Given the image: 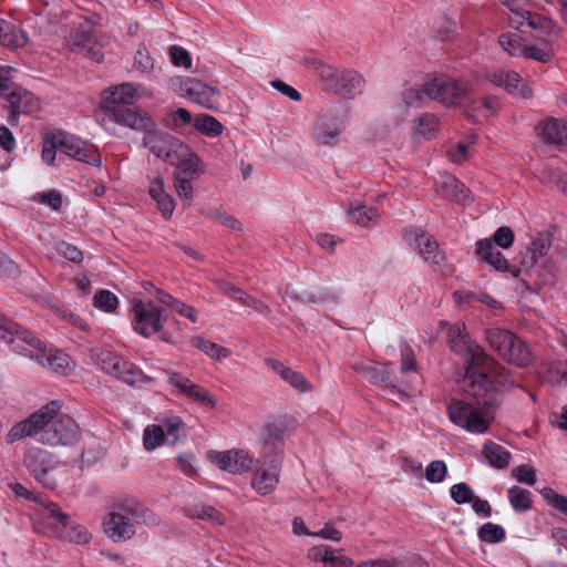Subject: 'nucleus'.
<instances>
[{
  "label": "nucleus",
  "mask_w": 567,
  "mask_h": 567,
  "mask_svg": "<svg viewBox=\"0 0 567 567\" xmlns=\"http://www.w3.org/2000/svg\"><path fill=\"white\" fill-rule=\"evenodd\" d=\"M447 342L465 365V392L476 400L472 403L455 400L449 405V417L467 432L485 433L493 420L492 411L499 405V394L515 385V374L499 363L466 331L463 322L449 327Z\"/></svg>",
  "instance_id": "f257e3e1"
},
{
  "label": "nucleus",
  "mask_w": 567,
  "mask_h": 567,
  "mask_svg": "<svg viewBox=\"0 0 567 567\" xmlns=\"http://www.w3.org/2000/svg\"><path fill=\"white\" fill-rule=\"evenodd\" d=\"M60 401H51L33 412L29 417L16 423L6 436L11 444L28 436L48 446H69L81 439L79 424L61 411Z\"/></svg>",
  "instance_id": "f03ea898"
},
{
  "label": "nucleus",
  "mask_w": 567,
  "mask_h": 567,
  "mask_svg": "<svg viewBox=\"0 0 567 567\" xmlns=\"http://www.w3.org/2000/svg\"><path fill=\"white\" fill-rule=\"evenodd\" d=\"M0 339L10 344L12 351L35 360L40 365L55 373L66 375L74 368V362L69 354L59 350H47L42 341L32 332L1 315Z\"/></svg>",
  "instance_id": "7ed1b4c3"
},
{
  "label": "nucleus",
  "mask_w": 567,
  "mask_h": 567,
  "mask_svg": "<svg viewBox=\"0 0 567 567\" xmlns=\"http://www.w3.org/2000/svg\"><path fill=\"white\" fill-rule=\"evenodd\" d=\"M485 340L491 349L508 364L525 369L535 361L530 346L511 330L498 327L488 328L485 330Z\"/></svg>",
  "instance_id": "20e7f679"
},
{
  "label": "nucleus",
  "mask_w": 567,
  "mask_h": 567,
  "mask_svg": "<svg viewBox=\"0 0 567 567\" xmlns=\"http://www.w3.org/2000/svg\"><path fill=\"white\" fill-rule=\"evenodd\" d=\"M313 70L326 90L341 96L352 99L365 87V80L355 70H339L321 61L315 63Z\"/></svg>",
  "instance_id": "39448f33"
},
{
  "label": "nucleus",
  "mask_w": 567,
  "mask_h": 567,
  "mask_svg": "<svg viewBox=\"0 0 567 567\" xmlns=\"http://www.w3.org/2000/svg\"><path fill=\"white\" fill-rule=\"evenodd\" d=\"M424 91L427 100L437 101L449 107H457L470 96L473 89L464 79L436 74L424 81Z\"/></svg>",
  "instance_id": "423d86ee"
},
{
  "label": "nucleus",
  "mask_w": 567,
  "mask_h": 567,
  "mask_svg": "<svg viewBox=\"0 0 567 567\" xmlns=\"http://www.w3.org/2000/svg\"><path fill=\"white\" fill-rule=\"evenodd\" d=\"M0 95L9 102V123L17 125L20 114H30L40 109L39 100L29 91L10 81L4 68L0 66Z\"/></svg>",
  "instance_id": "0eeeda50"
},
{
  "label": "nucleus",
  "mask_w": 567,
  "mask_h": 567,
  "mask_svg": "<svg viewBox=\"0 0 567 567\" xmlns=\"http://www.w3.org/2000/svg\"><path fill=\"white\" fill-rule=\"evenodd\" d=\"M171 89L182 97L189 99L193 103L208 110H218L221 94L197 79L187 76L173 78L169 81Z\"/></svg>",
  "instance_id": "6e6552de"
},
{
  "label": "nucleus",
  "mask_w": 567,
  "mask_h": 567,
  "mask_svg": "<svg viewBox=\"0 0 567 567\" xmlns=\"http://www.w3.org/2000/svg\"><path fill=\"white\" fill-rule=\"evenodd\" d=\"M502 3L511 11L508 20L513 28L522 29L526 25L533 29L536 32L535 38L539 39L556 33V27L550 19L529 11L530 0H502Z\"/></svg>",
  "instance_id": "1a4fd4ad"
},
{
  "label": "nucleus",
  "mask_w": 567,
  "mask_h": 567,
  "mask_svg": "<svg viewBox=\"0 0 567 567\" xmlns=\"http://www.w3.org/2000/svg\"><path fill=\"white\" fill-rule=\"evenodd\" d=\"M23 464L30 474L44 487L55 488L56 481L52 473L60 465V460L56 455L42 447L31 446L24 454Z\"/></svg>",
  "instance_id": "9d476101"
},
{
  "label": "nucleus",
  "mask_w": 567,
  "mask_h": 567,
  "mask_svg": "<svg viewBox=\"0 0 567 567\" xmlns=\"http://www.w3.org/2000/svg\"><path fill=\"white\" fill-rule=\"evenodd\" d=\"M43 515L53 520V535L58 538L73 542L76 544H87L91 534L87 529L71 520L70 516L62 512L55 503H49L44 506Z\"/></svg>",
  "instance_id": "9b49d317"
},
{
  "label": "nucleus",
  "mask_w": 567,
  "mask_h": 567,
  "mask_svg": "<svg viewBox=\"0 0 567 567\" xmlns=\"http://www.w3.org/2000/svg\"><path fill=\"white\" fill-rule=\"evenodd\" d=\"M258 467L251 480V487L260 495L270 494L277 487L281 468V452L272 455L261 454L257 460Z\"/></svg>",
  "instance_id": "f8f14e48"
},
{
  "label": "nucleus",
  "mask_w": 567,
  "mask_h": 567,
  "mask_svg": "<svg viewBox=\"0 0 567 567\" xmlns=\"http://www.w3.org/2000/svg\"><path fill=\"white\" fill-rule=\"evenodd\" d=\"M162 310L152 302L137 301L133 307V329L138 334L150 338L163 328Z\"/></svg>",
  "instance_id": "ddd939ff"
},
{
  "label": "nucleus",
  "mask_w": 567,
  "mask_h": 567,
  "mask_svg": "<svg viewBox=\"0 0 567 567\" xmlns=\"http://www.w3.org/2000/svg\"><path fill=\"white\" fill-rule=\"evenodd\" d=\"M105 112L112 122L142 132L143 134L150 132L155 123L151 115L141 109L109 105L105 107Z\"/></svg>",
  "instance_id": "4468645a"
},
{
  "label": "nucleus",
  "mask_w": 567,
  "mask_h": 567,
  "mask_svg": "<svg viewBox=\"0 0 567 567\" xmlns=\"http://www.w3.org/2000/svg\"><path fill=\"white\" fill-rule=\"evenodd\" d=\"M404 238L419 251L425 262L433 266H441L444 262L445 257L437 241L425 230L416 227L405 229Z\"/></svg>",
  "instance_id": "2eb2a0df"
},
{
  "label": "nucleus",
  "mask_w": 567,
  "mask_h": 567,
  "mask_svg": "<svg viewBox=\"0 0 567 567\" xmlns=\"http://www.w3.org/2000/svg\"><path fill=\"white\" fill-rule=\"evenodd\" d=\"M207 458L219 470L231 474H243L250 471L254 464L252 456L244 450H229L224 452L209 451Z\"/></svg>",
  "instance_id": "dca6fc26"
},
{
  "label": "nucleus",
  "mask_w": 567,
  "mask_h": 567,
  "mask_svg": "<svg viewBox=\"0 0 567 567\" xmlns=\"http://www.w3.org/2000/svg\"><path fill=\"white\" fill-rule=\"evenodd\" d=\"M142 144L156 157L162 158L166 163L169 162L171 155L176 153V151L178 152V150H184L183 142L172 135L158 131L156 123H154V126L150 132H145Z\"/></svg>",
  "instance_id": "f3484780"
},
{
  "label": "nucleus",
  "mask_w": 567,
  "mask_h": 567,
  "mask_svg": "<svg viewBox=\"0 0 567 567\" xmlns=\"http://www.w3.org/2000/svg\"><path fill=\"white\" fill-rule=\"evenodd\" d=\"M62 152L66 154L68 156L90 164L92 166L99 167L102 164L101 155L97 151V148L89 144L74 135L66 134L62 131Z\"/></svg>",
  "instance_id": "a211bd4d"
},
{
  "label": "nucleus",
  "mask_w": 567,
  "mask_h": 567,
  "mask_svg": "<svg viewBox=\"0 0 567 567\" xmlns=\"http://www.w3.org/2000/svg\"><path fill=\"white\" fill-rule=\"evenodd\" d=\"M167 378L169 384L176 388L182 394L186 395L188 399L209 409L216 408V400L212 395V393L202 388L200 385L190 381L187 377L177 372H169Z\"/></svg>",
  "instance_id": "6ab92c4d"
},
{
  "label": "nucleus",
  "mask_w": 567,
  "mask_h": 567,
  "mask_svg": "<svg viewBox=\"0 0 567 567\" xmlns=\"http://www.w3.org/2000/svg\"><path fill=\"white\" fill-rule=\"evenodd\" d=\"M103 528L106 536L115 543L125 542L135 534L131 517L117 512H111L104 518Z\"/></svg>",
  "instance_id": "aec40b11"
},
{
  "label": "nucleus",
  "mask_w": 567,
  "mask_h": 567,
  "mask_svg": "<svg viewBox=\"0 0 567 567\" xmlns=\"http://www.w3.org/2000/svg\"><path fill=\"white\" fill-rule=\"evenodd\" d=\"M342 121L323 114L318 117L313 125L312 134L315 140L323 145H334L342 132Z\"/></svg>",
  "instance_id": "412c9836"
},
{
  "label": "nucleus",
  "mask_w": 567,
  "mask_h": 567,
  "mask_svg": "<svg viewBox=\"0 0 567 567\" xmlns=\"http://www.w3.org/2000/svg\"><path fill=\"white\" fill-rule=\"evenodd\" d=\"M183 148V151L178 150L171 155L168 164L176 166L175 172H181L184 176L185 174H203L205 166L200 158L184 143Z\"/></svg>",
  "instance_id": "4be33fe9"
},
{
  "label": "nucleus",
  "mask_w": 567,
  "mask_h": 567,
  "mask_svg": "<svg viewBox=\"0 0 567 567\" xmlns=\"http://www.w3.org/2000/svg\"><path fill=\"white\" fill-rule=\"evenodd\" d=\"M282 298H289L295 302H313V303H338L339 297L328 290H319L316 292L308 291L298 293L296 288L292 285H287L284 292Z\"/></svg>",
  "instance_id": "5701e85b"
},
{
  "label": "nucleus",
  "mask_w": 567,
  "mask_h": 567,
  "mask_svg": "<svg viewBox=\"0 0 567 567\" xmlns=\"http://www.w3.org/2000/svg\"><path fill=\"white\" fill-rule=\"evenodd\" d=\"M538 131L542 137L551 144L567 143V121L549 117L539 123Z\"/></svg>",
  "instance_id": "b1692460"
},
{
  "label": "nucleus",
  "mask_w": 567,
  "mask_h": 567,
  "mask_svg": "<svg viewBox=\"0 0 567 567\" xmlns=\"http://www.w3.org/2000/svg\"><path fill=\"white\" fill-rule=\"evenodd\" d=\"M492 81L494 84L504 87L507 92L519 95L523 99H528L533 94L532 89L527 84L522 83V79L516 72L494 74Z\"/></svg>",
  "instance_id": "393cba45"
},
{
  "label": "nucleus",
  "mask_w": 567,
  "mask_h": 567,
  "mask_svg": "<svg viewBox=\"0 0 567 567\" xmlns=\"http://www.w3.org/2000/svg\"><path fill=\"white\" fill-rule=\"evenodd\" d=\"M267 365L297 391L305 393L311 390V385L303 374L293 371L281 362L272 359L267 360Z\"/></svg>",
  "instance_id": "a878e982"
},
{
  "label": "nucleus",
  "mask_w": 567,
  "mask_h": 567,
  "mask_svg": "<svg viewBox=\"0 0 567 567\" xmlns=\"http://www.w3.org/2000/svg\"><path fill=\"white\" fill-rule=\"evenodd\" d=\"M476 254L496 270L506 271L508 268L507 260L501 251H498L492 239H481L476 243Z\"/></svg>",
  "instance_id": "bb28decb"
},
{
  "label": "nucleus",
  "mask_w": 567,
  "mask_h": 567,
  "mask_svg": "<svg viewBox=\"0 0 567 567\" xmlns=\"http://www.w3.org/2000/svg\"><path fill=\"white\" fill-rule=\"evenodd\" d=\"M136 97V89L130 83L116 85L105 92L104 102L109 105H123L133 103Z\"/></svg>",
  "instance_id": "cd10ccee"
},
{
  "label": "nucleus",
  "mask_w": 567,
  "mask_h": 567,
  "mask_svg": "<svg viewBox=\"0 0 567 567\" xmlns=\"http://www.w3.org/2000/svg\"><path fill=\"white\" fill-rule=\"evenodd\" d=\"M28 42L27 34L0 18V44L7 48H21Z\"/></svg>",
  "instance_id": "c85d7f7f"
},
{
  "label": "nucleus",
  "mask_w": 567,
  "mask_h": 567,
  "mask_svg": "<svg viewBox=\"0 0 567 567\" xmlns=\"http://www.w3.org/2000/svg\"><path fill=\"white\" fill-rule=\"evenodd\" d=\"M348 215L352 223L363 227H370L375 225L379 218L378 209H375L374 207H369L361 203H355L351 205Z\"/></svg>",
  "instance_id": "c756f323"
},
{
  "label": "nucleus",
  "mask_w": 567,
  "mask_h": 567,
  "mask_svg": "<svg viewBox=\"0 0 567 567\" xmlns=\"http://www.w3.org/2000/svg\"><path fill=\"white\" fill-rule=\"evenodd\" d=\"M62 131L47 133L42 141V161L49 165L53 164L56 151L59 150L62 152Z\"/></svg>",
  "instance_id": "7c9ffc66"
},
{
  "label": "nucleus",
  "mask_w": 567,
  "mask_h": 567,
  "mask_svg": "<svg viewBox=\"0 0 567 567\" xmlns=\"http://www.w3.org/2000/svg\"><path fill=\"white\" fill-rule=\"evenodd\" d=\"M483 454L488 463L496 468H505L508 466L511 453L499 444L494 442L485 443Z\"/></svg>",
  "instance_id": "2f4dec72"
},
{
  "label": "nucleus",
  "mask_w": 567,
  "mask_h": 567,
  "mask_svg": "<svg viewBox=\"0 0 567 567\" xmlns=\"http://www.w3.org/2000/svg\"><path fill=\"white\" fill-rule=\"evenodd\" d=\"M439 126V118L432 113H423L414 120V134L425 140L435 136Z\"/></svg>",
  "instance_id": "473e14b6"
},
{
  "label": "nucleus",
  "mask_w": 567,
  "mask_h": 567,
  "mask_svg": "<svg viewBox=\"0 0 567 567\" xmlns=\"http://www.w3.org/2000/svg\"><path fill=\"white\" fill-rule=\"evenodd\" d=\"M168 444H175L186 436V427L183 420L177 415L166 416L162 424Z\"/></svg>",
  "instance_id": "72a5a7b5"
},
{
  "label": "nucleus",
  "mask_w": 567,
  "mask_h": 567,
  "mask_svg": "<svg viewBox=\"0 0 567 567\" xmlns=\"http://www.w3.org/2000/svg\"><path fill=\"white\" fill-rule=\"evenodd\" d=\"M445 196L456 202H465L470 197V190L454 176H446L440 185Z\"/></svg>",
  "instance_id": "f704fd0d"
},
{
  "label": "nucleus",
  "mask_w": 567,
  "mask_h": 567,
  "mask_svg": "<svg viewBox=\"0 0 567 567\" xmlns=\"http://www.w3.org/2000/svg\"><path fill=\"white\" fill-rule=\"evenodd\" d=\"M111 375L131 385L144 379V374L140 369L121 358L118 359L116 371L112 372Z\"/></svg>",
  "instance_id": "c9c22d12"
},
{
  "label": "nucleus",
  "mask_w": 567,
  "mask_h": 567,
  "mask_svg": "<svg viewBox=\"0 0 567 567\" xmlns=\"http://www.w3.org/2000/svg\"><path fill=\"white\" fill-rule=\"evenodd\" d=\"M193 346L212 359L221 361L230 355V350L202 337L194 338Z\"/></svg>",
  "instance_id": "e433bc0d"
},
{
  "label": "nucleus",
  "mask_w": 567,
  "mask_h": 567,
  "mask_svg": "<svg viewBox=\"0 0 567 567\" xmlns=\"http://www.w3.org/2000/svg\"><path fill=\"white\" fill-rule=\"evenodd\" d=\"M498 43L504 51L513 56H523L526 50V42L523 38L515 32H508L501 34Z\"/></svg>",
  "instance_id": "4c0bfd02"
},
{
  "label": "nucleus",
  "mask_w": 567,
  "mask_h": 567,
  "mask_svg": "<svg viewBox=\"0 0 567 567\" xmlns=\"http://www.w3.org/2000/svg\"><path fill=\"white\" fill-rule=\"evenodd\" d=\"M265 443L262 447V454L271 455V447H277L278 444L282 443L286 427L281 423H268L265 426Z\"/></svg>",
  "instance_id": "58836bf2"
},
{
  "label": "nucleus",
  "mask_w": 567,
  "mask_h": 567,
  "mask_svg": "<svg viewBox=\"0 0 567 567\" xmlns=\"http://www.w3.org/2000/svg\"><path fill=\"white\" fill-rule=\"evenodd\" d=\"M508 499L516 512H527L532 508V494L528 489L512 486L508 489Z\"/></svg>",
  "instance_id": "ea45409f"
},
{
  "label": "nucleus",
  "mask_w": 567,
  "mask_h": 567,
  "mask_svg": "<svg viewBox=\"0 0 567 567\" xmlns=\"http://www.w3.org/2000/svg\"><path fill=\"white\" fill-rule=\"evenodd\" d=\"M175 190L181 198L183 206L190 207L194 198V189L190 181L181 172H174L173 175Z\"/></svg>",
  "instance_id": "a19ab883"
},
{
  "label": "nucleus",
  "mask_w": 567,
  "mask_h": 567,
  "mask_svg": "<svg viewBox=\"0 0 567 567\" xmlns=\"http://www.w3.org/2000/svg\"><path fill=\"white\" fill-rule=\"evenodd\" d=\"M187 515L190 518L207 520L216 525H223L226 522L224 515L220 512L208 505H200L188 508Z\"/></svg>",
  "instance_id": "79ce46f5"
},
{
  "label": "nucleus",
  "mask_w": 567,
  "mask_h": 567,
  "mask_svg": "<svg viewBox=\"0 0 567 567\" xmlns=\"http://www.w3.org/2000/svg\"><path fill=\"white\" fill-rule=\"evenodd\" d=\"M194 126L202 134H205L209 137H216L223 132L221 123L208 114L198 115L195 118Z\"/></svg>",
  "instance_id": "37998d69"
},
{
  "label": "nucleus",
  "mask_w": 567,
  "mask_h": 567,
  "mask_svg": "<svg viewBox=\"0 0 567 567\" xmlns=\"http://www.w3.org/2000/svg\"><path fill=\"white\" fill-rule=\"evenodd\" d=\"M166 441L162 425H147L143 432V445L146 451H154Z\"/></svg>",
  "instance_id": "c03bdc74"
},
{
  "label": "nucleus",
  "mask_w": 567,
  "mask_h": 567,
  "mask_svg": "<svg viewBox=\"0 0 567 567\" xmlns=\"http://www.w3.org/2000/svg\"><path fill=\"white\" fill-rule=\"evenodd\" d=\"M554 56V51L549 45L548 41L543 40L542 45H532L526 44V50L524 51L523 58L532 59L542 63H546L550 61Z\"/></svg>",
  "instance_id": "a18cd8bd"
},
{
  "label": "nucleus",
  "mask_w": 567,
  "mask_h": 567,
  "mask_svg": "<svg viewBox=\"0 0 567 567\" xmlns=\"http://www.w3.org/2000/svg\"><path fill=\"white\" fill-rule=\"evenodd\" d=\"M424 91V82L417 87H410L402 92V103L406 107H421L427 102Z\"/></svg>",
  "instance_id": "49530a36"
},
{
  "label": "nucleus",
  "mask_w": 567,
  "mask_h": 567,
  "mask_svg": "<svg viewBox=\"0 0 567 567\" xmlns=\"http://www.w3.org/2000/svg\"><path fill=\"white\" fill-rule=\"evenodd\" d=\"M505 529L497 524L486 523L478 529V537L485 543H498L505 538Z\"/></svg>",
  "instance_id": "de8ad7c7"
},
{
  "label": "nucleus",
  "mask_w": 567,
  "mask_h": 567,
  "mask_svg": "<svg viewBox=\"0 0 567 567\" xmlns=\"http://www.w3.org/2000/svg\"><path fill=\"white\" fill-rule=\"evenodd\" d=\"M542 497L546 501V503L558 511L559 513L567 516V497L558 494L551 487H544L540 491Z\"/></svg>",
  "instance_id": "09e8293b"
},
{
  "label": "nucleus",
  "mask_w": 567,
  "mask_h": 567,
  "mask_svg": "<svg viewBox=\"0 0 567 567\" xmlns=\"http://www.w3.org/2000/svg\"><path fill=\"white\" fill-rule=\"evenodd\" d=\"M474 142L472 141H460L455 145H452L447 151V156L451 162L455 164H462L471 157V146Z\"/></svg>",
  "instance_id": "8fccbe9b"
},
{
  "label": "nucleus",
  "mask_w": 567,
  "mask_h": 567,
  "mask_svg": "<svg viewBox=\"0 0 567 567\" xmlns=\"http://www.w3.org/2000/svg\"><path fill=\"white\" fill-rule=\"evenodd\" d=\"M117 305V297L109 290H100L94 296V306L105 312L115 310Z\"/></svg>",
  "instance_id": "3c124183"
},
{
  "label": "nucleus",
  "mask_w": 567,
  "mask_h": 567,
  "mask_svg": "<svg viewBox=\"0 0 567 567\" xmlns=\"http://www.w3.org/2000/svg\"><path fill=\"white\" fill-rule=\"evenodd\" d=\"M450 493L452 499L458 505L471 503L475 496L471 486L463 482L454 484L451 487Z\"/></svg>",
  "instance_id": "603ef678"
},
{
  "label": "nucleus",
  "mask_w": 567,
  "mask_h": 567,
  "mask_svg": "<svg viewBox=\"0 0 567 567\" xmlns=\"http://www.w3.org/2000/svg\"><path fill=\"white\" fill-rule=\"evenodd\" d=\"M32 199L37 203L48 205L54 210H60L62 207V195L55 189L37 193L33 195Z\"/></svg>",
  "instance_id": "864d4df0"
},
{
  "label": "nucleus",
  "mask_w": 567,
  "mask_h": 567,
  "mask_svg": "<svg viewBox=\"0 0 567 567\" xmlns=\"http://www.w3.org/2000/svg\"><path fill=\"white\" fill-rule=\"evenodd\" d=\"M549 250V243L546 239L537 238L533 240L530 248L528 249L529 261L525 260L526 265L533 266L538 262V258L544 257Z\"/></svg>",
  "instance_id": "5fc2aeb1"
},
{
  "label": "nucleus",
  "mask_w": 567,
  "mask_h": 567,
  "mask_svg": "<svg viewBox=\"0 0 567 567\" xmlns=\"http://www.w3.org/2000/svg\"><path fill=\"white\" fill-rule=\"evenodd\" d=\"M447 468L443 461H433L425 468V478L431 483H440L444 480Z\"/></svg>",
  "instance_id": "6e6d98bb"
},
{
  "label": "nucleus",
  "mask_w": 567,
  "mask_h": 567,
  "mask_svg": "<svg viewBox=\"0 0 567 567\" xmlns=\"http://www.w3.org/2000/svg\"><path fill=\"white\" fill-rule=\"evenodd\" d=\"M401 352V372L406 373L409 371H415L417 368L415 353L411 346L402 343L400 348Z\"/></svg>",
  "instance_id": "4d7b16f0"
},
{
  "label": "nucleus",
  "mask_w": 567,
  "mask_h": 567,
  "mask_svg": "<svg viewBox=\"0 0 567 567\" xmlns=\"http://www.w3.org/2000/svg\"><path fill=\"white\" fill-rule=\"evenodd\" d=\"M168 52L171 61L175 66L190 68L192 58L187 50L179 45H172Z\"/></svg>",
  "instance_id": "13d9d810"
},
{
  "label": "nucleus",
  "mask_w": 567,
  "mask_h": 567,
  "mask_svg": "<svg viewBox=\"0 0 567 567\" xmlns=\"http://www.w3.org/2000/svg\"><path fill=\"white\" fill-rule=\"evenodd\" d=\"M134 66L143 73H147L153 70L154 61L145 47H140L137 49L134 58Z\"/></svg>",
  "instance_id": "bf43d9fd"
},
{
  "label": "nucleus",
  "mask_w": 567,
  "mask_h": 567,
  "mask_svg": "<svg viewBox=\"0 0 567 567\" xmlns=\"http://www.w3.org/2000/svg\"><path fill=\"white\" fill-rule=\"evenodd\" d=\"M205 215L209 219L219 221L220 224L225 225L226 227H228L230 229H234V230L241 229V224L237 219H235L233 216L226 214L223 210L215 209V210L207 212Z\"/></svg>",
  "instance_id": "052dcab7"
},
{
  "label": "nucleus",
  "mask_w": 567,
  "mask_h": 567,
  "mask_svg": "<svg viewBox=\"0 0 567 567\" xmlns=\"http://www.w3.org/2000/svg\"><path fill=\"white\" fill-rule=\"evenodd\" d=\"M512 474L519 483L530 486L536 483V472L530 465H519L513 470Z\"/></svg>",
  "instance_id": "680f3d73"
},
{
  "label": "nucleus",
  "mask_w": 567,
  "mask_h": 567,
  "mask_svg": "<svg viewBox=\"0 0 567 567\" xmlns=\"http://www.w3.org/2000/svg\"><path fill=\"white\" fill-rule=\"evenodd\" d=\"M237 301L241 302L244 306L254 308L257 312L264 316H269L271 312L270 308L266 303L244 291L240 292V296L237 297Z\"/></svg>",
  "instance_id": "e2e57ef3"
},
{
  "label": "nucleus",
  "mask_w": 567,
  "mask_h": 567,
  "mask_svg": "<svg viewBox=\"0 0 567 567\" xmlns=\"http://www.w3.org/2000/svg\"><path fill=\"white\" fill-rule=\"evenodd\" d=\"M549 375L555 383L567 386V361H558L551 364Z\"/></svg>",
  "instance_id": "0e129e2a"
},
{
  "label": "nucleus",
  "mask_w": 567,
  "mask_h": 567,
  "mask_svg": "<svg viewBox=\"0 0 567 567\" xmlns=\"http://www.w3.org/2000/svg\"><path fill=\"white\" fill-rule=\"evenodd\" d=\"M493 240L499 247L507 249L512 246V244L514 241V233L509 227H506V226L499 227L495 231V234L493 236Z\"/></svg>",
  "instance_id": "69168bd1"
},
{
  "label": "nucleus",
  "mask_w": 567,
  "mask_h": 567,
  "mask_svg": "<svg viewBox=\"0 0 567 567\" xmlns=\"http://www.w3.org/2000/svg\"><path fill=\"white\" fill-rule=\"evenodd\" d=\"M158 210L162 214V217L165 220H169L173 216L174 209H175V202L173 197L166 193L162 197L155 200Z\"/></svg>",
  "instance_id": "338daca9"
},
{
  "label": "nucleus",
  "mask_w": 567,
  "mask_h": 567,
  "mask_svg": "<svg viewBox=\"0 0 567 567\" xmlns=\"http://www.w3.org/2000/svg\"><path fill=\"white\" fill-rule=\"evenodd\" d=\"M58 251L70 261L79 264L83 260V252L69 243H61L58 247Z\"/></svg>",
  "instance_id": "774afa93"
}]
</instances>
